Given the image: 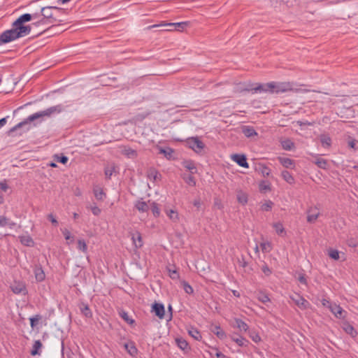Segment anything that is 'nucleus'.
I'll list each match as a JSON object with an SVG mask.
<instances>
[{
	"instance_id": "nucleus-1",
	"label": "nucleus",
	"mask_w": 358,
	"mask_h": 358,
	"mask_svg": "<svg viewBox=\"0 0 358 358\" xmlns=\"http://www.w3.org/2000/svg\"><path fill=\"white\" fill-rule=\"evenodd\" d=\"M38 17V13H25L22 15L13 22V27L11 29L7 30L1 34V42L3 43H8L18 38L28 35L31 31V27L25 26L24 23L29 22L31 20H37Z\"/></svg>"
},
{
	"instance_id": "nucleus-2",
	"label": "nucleus",
	"mask_w": 358,
	"mask_h": 358,
	"mask_svg": "<svg viewBox=\"0 0 358 358\" xmlns=\"http://www.w3.org/2000/svg\"><path fill=\"white\" fill-rule=\"evenodd\" d=\"M62 110V108L60 105L52 106L45 110L40 111L29 115L24 121L20 122L16 126L13 127L10 132H13L19 128L28 124L29 122H33L39 118H43L45 117H50L52 115L55 113H59Z\"/></svg>"
},
{
	"instance_id": "nucleus-3",
	"label": "nucleus",
	"mask_w": 358,
	"mask_h": 358,
	"mask_svg": "<svg viewBox=\"0 0 358 358\" xmlns=\"http://www.w3.org/2000/svg\"><path fill=\"white\" fill-rule=\"evenodd\" d=\"M270 93H285L287 92H306L308 90H301L294 87V85L290 82H270Z\"/></svg>"
},
{
	"instance_id": "nucleus-4",
	"label": "nucleus",
	"mask_w": 358,
	"mask_h": 358,
	"mask_svg": "<svg viewBox=\"0 0 358 358\" xmlns=\"http://www.w3.org/2000/svg\"><path fill=\"white\" fill-rule=\"evenodd\" d=\"M61 9L55 6H47L41 9V14L35 24H45L56 22L55 13L60 11Z\"/></svg>"
},
{
	"instance_id": "nucleus-5",
	"label": "nucleus",
	"mask_w": 358,
	"mask_h": 358,
	"mask_svg": "<svg viewBox=\"0 0 358 358\" xmlns=\"http://www.w3.org/2000/svg\"><path fill=\"white\" fill-rule=\"evenodd\" d=\"M290 299L301 309L306 310L310 307V303L301 296L295 294L290 296Z\"/></svg>"
},
{
	"instance_id": "nucleus-6",
	"label": "nucleus",
	"mask_w": 358,
	"mask_h": 358,
	"mask_svg": "<svg viewBox=\"0 0 358 358\" xmlns=\"http://www.w3.org/2000/svg\"><path fill=\"white\" fill-rule=\"evenodd\" d=\"M187 144L190 148L196 152H200L204 148V144L197 138L188 139Z\"/></svg>"
},
{
	"instance_id": "nucleus-7",
	"label": "nucleus",
	"mask_w": 358,
	"mask_h": 358,
	"mask_svg": "<svg viewBox=\"0 0 358 358\" xmlns=\"http://www.w3.org/2000/svg\"><path fill=\"white\" fill-rule=\"evenodd\" d=\"M187 25V22H176V23H164V24H154V25L150 26L148 27V29H150L154 27H164V26H174L175 29H177L178 31H182L186 27Z\"/></svg>"
},
{
	"instance_id": "nucleus-8",
	"label": "nucleus",
	"mask_w": 358,
	"mask_h": 358,
	"mask_svg": "<svg viewBox=\"0 0 358 358\" xmlns=\"http://www.w3.org/2000/svg\"><path fill=\"white\" fill-rule=\"evenodd\" d=\"M307 221L308 222H314L317 220L320 215V211L315 206L310 207L307 210Z\"/></svg>"
},
{
	"instance_id": "nucleus-9",
	"label": "nucleus",
	"mask_w": 358,
	"mask_h": 358,
	"mask_svg": "<svg viewBox=\"0 0 358 358\" xmlns=\"http://www.w3.org/2000/svg\"><path fill=\"white\" fill-rule=\"evenodd\" d=\"M231 159L237 163L240 166L243 168H248L249 165L247 162V159L244 155L235 154L231 156Z\"/></svg>"
},
{
	"instance_id": "nucleus-10",
	"label": "nucleus",
	"mask_w": 358,
	"mask_h": 358,
	"mask_svg": "<svg viewBox=\"0 0 358 358\" xmlns=\"http://www.w3.org/2000/svg\"><path fill=\"white\" fill-rule=\"evenodd\" d=\"M11 290L16 294H26L27 289L25 285L22 282H14L10 286Z\"/></svg>"
},
{
	"instance_id": "nucleus-11",
	"label": "nucleus",
	"mask_w": 358,
	"mask_h": 358,
	"mask_svg": "<svg viewBox=\"0 0 358 358\" xmlns=\"http://www.w3.org/2000/svg\"><path fill=\"white\" fill-rule=\"evenodd\" d=\"M329 310L337 318L342 319L345 317V312L341 306L336 303L330 305Z\"/></svg>"
},
{
	"instance_id": "nucleus-12",
	"label": "nucleus",
	"mask_w": 358,
	"mask_h": 358,
	"mask_svg": "<svg viewBox=\"0 0 358 358\" xmlns=\"http://www.w3.org/2000/svg\"><path fill=\"white\" fill-rule=\"evenodd\" d=\"M165 213L169 220L173 222H178L180 221V216L178 211L173 208H166L164 209Z\"/></svg>"
},
{
	"instance_id": "nucleus-13",
	"label": "nucleus",
	"mask_w": 358,
	"mask_h": 358,
	"mask_svg": "<svg viewBox=\"0 0 358 358\" xmlns=\"http://www.w3.org/2000/svg\"><path fill=\"white\" fill-rule=\"evenodd\" d=\"M152 312L160 319L164 318L165 310L164 306L162 303H155L152 306Z\"/></svg>"
},
{
	"instance_id": "nucleus-14",
	"label": "nucleus",
	"mask_w": 358,
	"mask_h": 358,
	"mask_svg": "<svg viewBox=\"0 0 358 358\" xmlns=\"http://www.w3.org/2000/svg\"><path fill=\"white\" fill-rule=\"evenodd\" d=\"M121 153L131 159H135L138 156L137 151L128 146L122 147Z\"/></svg>"
},
{
	"instance_id": "nucleus-15",
	"label": "nucleus",
	"mask_w": 358,
	"mask_h": 358,
	"mask_svg": "<svg viewBox=\"0 0 358 358\" xmlns=\"http://www.w3.org/2000/svg\"><path fill=\"white\" fill-rule=\"evenodd\" d=\"M236 199L237 201L244 206L247 204L248 201V195L246 192H243L241 189H237L236 190Z\"/></svg>"
},
{
	"instance_id": "nucleus-16",
	"label": "nucleus",
	"mask_w": 358,
	"mask_h": 358,
	"mask_svg": "<svg viewBox=\"0 0 358 358\" xmlns=\"http://www.w3.org/2000/svg\"><path fill=\"white\" fill-rule=\"evenodd\" d=\"M93 193L95 198L98 201H103L106 196V193L103 192V189L98 185L94 186Z\"/></svg>"
},
{
	"instance_id": "nucleus-17",
	"label": "nucleus",
	"mask_w": 358,
	"mask_h": 358,
	"mask_svg": "<svg viewBox=\"0 0 358 358\" xmlns=\"http://www.w3.org/2000/svg\"><path fill=\"white\" fill-rule=\"evenodd\" d=\"M232 326L237 328L241 332H246L248 330V324L243 320L236 318Z\"/></svg>"
},
{
	"instance_id": "nucleus-18",
	"label": "nucleus",
	"mask_w": 358,
	"mask_h": 358,
	"mask_svg": "<svg viewBox=\"0 0 358 358\" xmlns=\"http://www.w3.org/2000/svg\"><path fill=\"white\" fill-rule=\"evenodd\" d=\"M131 239H132V241H133V243H134V246L136 248H141L143 246L142 237H141V234L139 232L136 231V233L132 234H131Z\"/></svg>"
},
{
	"instance_id": "nucleus-19",
	"label": "nucleus",
	"mask_w": 358,
	"mask_h": 358,
	"mask_svg": "<svg viewBox=\"0 0 358 358\" xmlns=\"http://www.w3.org/2000/svg\"><path fill=\"white\" fill-rule=\"evenodd\" d=\"M278 160L280 163L286 169H294L295 166L294 162L289 158L279 157Z\"/></svg>"
},
{
	"instance_id": "nucleus-20",
	"label": "nucleus",
	"mask_w": 358,
	"mask_h": 358,
	"mask_svg": "<svg viewBox=\"0 0 358 358\" xmlns=\"http://www.w3.org/2000/svg\"><path fill=\"white\" fill-rule=\"evenodd\" d=\"M242 132L248 138H251L257 136V133L255 131L253 127L250 126H243L242 127Z\"/></svg>"
},
{
	"instance_id": "nucleus-21",
	"label": "nucleus",
	"mask_w": 358,
	"mask_h": 358,
	"mask_svg": "<svg viewBox=\"0 0 358 358\" xmlns=\"http://www.w3.org/2000/svg\"><path fill=\"white\" fill-rule=\"evenodd\" d=\"M231 339L234 341L238 346L243 347L246 346L248 341L243 336H236L235 335L230 336Z\"/></svg>"
},
{
	"instance_id": "nucleus-22",
	"label": "nucleus",
	"mask_w": 358,
	"mask_h": 358,
	"mask_svg": "<svg viewBox=\"0 0 358 358\" xmlns=\"http://www.w3.org/2000/svg\"><path fill=\"white\" fill-rule=\"evenodd\" d=\"M211 331L220 339H224L227 337L225 332L219 326L213 327Z\"/></svg>"
},
{
	"instance_id": "nucleus-23",
	"label": "nucleus",
	"mask_w": 358,
	"mask_h": 358,
	"mask_svg": "<svg viewBox=\"0 0 358 358\" xmlns=\"http://www.w3.org/2000/svg\"><path fill=\"white\" fill-rule=\"evenodd\" d=\"M271 185L269 182L263 180L259 182V189L262 193H266L271 191Z\"/></svg>"
},
{
	"instance_id": "nucleus-24",
	"label": "nucleus",
	"mask_w": 358,
	"mask_h": 358,
	"mask_svg": "<svg viewBox=\"0 0 358 358\" xmlns=\"http://www.w3.org/2000/svg\"><path fill=\"white\" fill-rule=\"evenodd\" d=\"M34 274L36 280L38 282H41L45 279V275L41 267H36L34 269Z\"/></svg>"
},
{
	"instance_id": "nucleus-25",
	"label": "nucleus",
	"mask_w": 358,
	"mask_h": 358,
	"mask_svg": "<svg viewBox=\"0 0 358 358\" xmlns=\"http://www.w3.org/2000/svg\"><path fill=\"white\" fill-rule=\"evenodd\" d=\"M135 207L140 212H146L150 208L149 205L143 201H138L135 204Z\"/></svg>"
},
{
	"instance_id": "nucleus-26",
	"label": "nucleus",
	"mask_w": 358,
	"mask_h": 358,
	"mask_svg": "<svg viewBox=\"0 0 358 358\" xmlns=\"http://www.w3.org/2000/svg\"><path fill=\"white\" fill-rule=\"evenodd\" d=\"M20 241L22 244L26 246L31 247L34 245V241L29 236H20Z\"/></svg>"
},
{
	"instance_id": "nucleus-27",
	"label": "nucleus",
	"mask_w": 358,
	"mask_h": 358,
	"mask_svg": "<svg viewBox=\"0 0 358 358\" xmlns=\"http://www.w3.org/2000/svg\"><path fill=\"white\" fill-rule=\"evenodd\" d=\"M282 178L289 184L293 185L295 182L294 177L287 171H283L281 173Z\"/></svg>"
},
{
	"instance_id": "nucleus-28",
	"label": "nucleus",
	"mask_w": 358,
	"mask_h": 358,
	"mask_svg": "<svg viewBox=\"0 0 358 358\" xmlns=\"http://www.w3.org/2000/svg\"><path fill=\"white\" fill-rule=\"evenodd\" d=\"M273 227L275 229V232L280 235L283 236L285 234V228L283 227V224L281 222H274L272 224Z\"/></svg>"
},
{
	"instance_id": "nucleus-29",
	"label": "nucleus",
	"mask_w": 358,
	"mask_h": 358,
	"mask_svg": "<svg viewBox=\"0 0 358 358\" xmlns=\"http://www.w3.org/2000/svg\"><path fill=\"white\" fill-rule=\"evenodd\" d=\"M342 327H343V330L347 334H350L352 337L355 336V335L357 334L353 327L351 324H350L349 323H347V322L343 323Z\"/></svg>"
},
{
	"instance_id": "nucleus-30",
	"label": "nucleus",
	"mask_w": 358,
	"mask_h": 358,
	"mask_svg": "<svg viewBox=\"0 0 358 358\" xmlns=\"http://www.w3.org/2000/svg\"><path fill=\"white\" fill-rule=\"evenodd\" d=\"M176 343L178 348H180L182 350H187L189 349V345L187 342L183 339L182 338H176Z\"/></svg>"
},
{
	"instance_id": "nucleus-31",
	"label": "nucleus",
	"mask_w": 358,
	"mask_h": 358,
	"mask_svg": "<svg viewBox=\"0 0 358 358\" xmlns=\"http://www.w3.org/2000/svg\"><path fill=\"white\" fill-rule=\"evenodd\" d=\"M183 166L190 171L192 174H194L196 172V168L194 165V163L191 161H185L182 163Z\"/></svg>"
},
{
	"instance_id": "nucleus-32",
	"label": "nucleus",
	"mask_w": 358,
	"mask_h": 358,
	"mask_svg": "<svg viewBox=\"0 0 358 358\" xmlns=\"http://www.w3.org/2000/svg\"><path fill=\"white\" fill-rule=\"evenodd\" d=\"M269 83L266 84H258L257 87H254L252 90L255 92H270Z\"/></svg>"
},
{
	"instance_id": "nucleus-33",
	"label": "nucleus",
	"mask_w": 358,
	"mask_h": 358,
	"mask_svg": "<svg viewBox=\"0 0 358 358\" xmlns=\"http://www.w3.org/2000/svg\"><path fill=\"white\" fill-rule=\"evenodd\" d=\"M42 343L40 341H36L33 345L32 350L31 351V355L32 356H35L39 355L38 350L41 348Z\"/></svg>"
},
{
	"instance_id": "nucleus-34",
	"label": "nucleus",
	"mask_w": 358,
	"mask_h": 358,
	"mask_svg": "<svg viewBox=\"0 0 358 358\" xmlns=\"http://www.w3.org/2000/svg\"><path fill=\"white\" fill-rule=\"evenodd\" d=\"M80 311L82 312V313L85 316H86L87 317H92V312H91L90 309L89 308V306L87 304L83 303H81L80 305Z\"/></svg>"
},
{
	"instance_id": "nucleus-35",
	"label": "nucleus",
	"mask_w": 358,
	"mask_h": 358,
	"mask_svg": "<svg viewBox=\"0 0 358 358\" xmlns=\"http://www.w3.org/2000/svg\"><path fill=\"white\" fill-rule=\"evenodd\" d=\"M320 142L323 147L328 148L331 145V138L329 136L322 134L320 136Z\"/></svg>"
},
{
	"instance_id": "nucleus-36",
	"label": "nucleus",
	"mask_w": 358,
	"mask_h": 358,
	"mask_svg": "<svg viewBox=\"0 0 358 358\" xmlns=\"http://www.w3.org/2000/svg\"><path fill=\"white\" fill-rule=\"evenodd\" d=\"M281 145L285 150H290L294 147V143L290 139H284L281 141Z\"/></svg>"
},
{
	"instance_id": "nucleus-37",
	"label": "nucleus",
	"mask_w": 358,
	"mask_h": 358,
	"mask_svg": "<svg viewBox=\"0 0 358 358\" xmlns=\"http://www.w3.org/2000/svg\"><path fill=\"white\" fill-rule=\"evenodd\" d=\"M189 334L194 338L195 340H200L201 338V336L200 334V332L195 328H190L188 330Z\"/></svg>"
},
{
	"instance_id": "nucleus-38",
	"label": "nucleus",
	"mask_w": 358,
	"mask_h": 358,
	"mask_svg": "<svg viewBox=\"0 0 358 358\" xmlns=\"http://www.w3.org/2000/svg\"><path fill=\"white\" fill-rule=\"evenodd\" d=\"M258 300L263 303H266L270 301V299L267 294L262 292H259L257 296Z\"/></svg>"
},
{
	"instance_id": "nucleus-39",
	"label": "nucleus",
	"mask_w": 358,
	"mask_h": 358,
	"mask_svg": "<svg viewBox=\"0 0 358 358\" xmlns=\"http://www.w3.org/2000/svg\"><path fill=\"white\" fill-rule=\"evenodd\" d=\"M328 255L334 260H338L340 259L339 252L335 249H329Z\"/></svg>"
},
{
	"instance_id": "nucleus-40",
	"label": "nucleus",
	"mask_w": 358,
	"mask_h": 358,
	"mask_svg": "<svg viewBox=\"0 0 358 358\" xmlns=\"http://www.w3.org/2000/svg\"><path fill=\"white\" fill-rule=\"evenodd\" d=\"M160 175L155 169H150L148 172L149 179L154 181L157 180Z\"/></svg>"
},
{
	"instance_id": "nucleus-41",
	"label": "nucleus",
	"mask_w": 358,
	"mask_h": 358,
	"mask_svg": "<svg viewBox=\"0 0 358 358\" xmlns=\"http://www.w3.org/2000/svg\"><path fill=\"white\" fill-rule=\"evenodd\" d=\"M273 203L271 201H266L261 206L262 210L269 211L271 210Z\"/></svg>"
},
{
	"instance_id": "nucleus-42",
	"label": "nucleus",
	"mask_w": 358,
	"mask_h": 358,
	"mask_svg": "<svg viewBox=\"0 0 358 358\" xmlns=\"http://www.w3.org/2000/svg\"><path fill=\"white\" fill-rule=\"evenodd\" d=\"M150 208L155 217H158L160 215V210L156 203L152 202Z\"/></svg>"
},
{
	"instance_id": "nucleus-43",
	"label": "nucleus",
	"mask_w": 358,
	"mask_h": 358,
	"mask_svg": "<svg viewBox=\"0 0 358 358\" xmlns=\"http://www.w3.org/2000/svg\"><path fill=\"white\" fill-rule=\"evenodd\" d=\"M78 248L85 253L87 252V246L84 240L80 239L78 241Z\"/></svg>"
},
{
	"instance_id": "nucleus-44",
	"label": "nucleus",
	"mask_w": 358,
	"mask_h": 358,
	"mask_svg": "<svg viewBox=\"0 0 358 358\" xmlns=\"http://www.w3.org/2000/svg\"><path fill=\"white\" fill-rule=\"evenodd\" d=\"M249 335L251 339L255 343H259L261 341L259 335L255 331H250Z\"/></svg>"
},
{
	"instance_id": "nucleus-45",
	"label": "nucleus",
	"mask_w": 358,
	"mask_h": 358,
	"mask_svg": "<svg viewBox=\"0 0 358 358\" xmlns=\"http://www.w3.org/2000/svg\"><path fill=\"white\" fill-rule=\"evenodd\" d=\"M259 247L264 252H268L271 250V245L268 242L262 243Z\"/></svg>"
},
{
	"instance_id": "nucleus-46",
	"label": "nucleus",
	"mask_w": 358,
	"mask_h": 358,
	"mask_svg": "<svg viewBox=\"0 0 358 358\" xmlns=\"http://www.w3.org/2000/svg\"><path fill=\"white\" fill-rule=\"evenodd\" d=\"M63 235L64 236V238L66 241H69L70 242H73L74 240V238L73 236H71L70 231L67 229H64L62 231Z\"/></svg>"
},
{
	"instance_id": "nucleus-47",
	"label": "nucleus",
	"mask_w": 358,
	"mask_h": 358,
	"mask_svg": "<svg viewBox=\"0 0 358 358\" xmlns=\"http://www.w3.org/2000/svg\"><path fill=\"white\" fill-rule=\"evenodd\" d=\"M124 347L131 355H134L137 351L136 348L133 345L125 344Z\"/></svg>"
},
{
	"instance_id": "nucleus-48",
	"label": "nucleus",
	"mask_w": 358,
	"mask_h": 358,
	"mask_svg": "<svg viewBox=\"0 0 358 358\" xmlns=\"http://www.w3.org/2000/svg\"><path fill=\"white\" fill-rule=\"evenodd\" d=\"M88 208L91 210L92 213L94 215H99L101 213V209L97 206H96L95 204L94 205H92V206H90Z\"/></svg>"
},
{
	"instance_id": "nucleus-49",
	"label": "nucleus",
	"mask_w": 358,
	"mask_h": 358,
	"mask_svg": "<svg viewBox=\"0 0 358 358\" xmlns=\"http://www.w3.org/2000/svg\"><path fill=\"white\" fill-rule=\"evenodd\" d=\"M315 163L320 168H322V169H326L327 165V161L324 159H317Z\"/></svg>"
},
{
	"instance_id": "nucleus-50",
	"label": "nucleus",
	"mask_w": 358,
	"mask_h": 358,
	"mask_svg": "<svg viewBox=\"0 0 358 358\" xmlns=\"http://www.w3.org/2000/svg\"><path fill=\"white\" fill-rule=\"evenodd\" d=\"M182 286L185 292L187 294H192L193 293V288L186 282L183 281Z\"/></svg>"
},
{
	"instance_id": "nucleus-51",
	"label": "nucleus",
	"mask_w": 358,
	"mask_h": 358,
	"mask_svg": "<svg viewBox=\"0 0 358 358\" xmlns=\"http://www.w3.org/2000/svg\"><path fill=\"white\" fill-rule=\"evenodd\" d=\"M114 169H115V168H114L113 166H107L105 169V175H106V176L107 178H110L112 176V174H113V173L114 171Z\"/></svg>"
},
{
	"instance_id": "nucleus-52",
	"label": "nucleus",
	"mask_w": 358,
	"mask_h": 358,
	"mask_svg": "<svg viewBox=\"0 0 358 358\" xmlns=\"http://www.w3.org/2000/svg\"><path fill=\"white\" fill-rule=\"evenodd\" d=\"M169 276L171 278L176 280L179 278V274L178 271L175 269L171 270V268L169 269Z\"/></svg>"
},
{
	"instance_id": "nucleus-53",
	"label": "nucleus",
	"mask_w": 358,
	"mask_h": 358,
	"mask_svg": "<svg viewBox=\"0 0 358 358\" xmlns=\"http://www.w3.org/2000/svg\"><path fill=\"white\" fill-rule=\"evenodd\" d=\"M121 317L128 323L132 324L134 322V320L130 319L128 314L126 312H122L120 313Z\"/></svg>"
},
{
	"instance_id": "nucleus-54",
	"label": "nucleus",
	"mask_w": 358,
	"mask_h": 358,
	"mask_svg": "<svg viewBox=\"0 0 358 358\" xmlns=\"http://www.w3.org/2000/svg\"><path fill=\"white\" fill-rule=\"evenodd\" d=\"M185 180L186 182L188 183L189 185L194 186L196 184L194 178L190 175L185 178Z\"/></svg>"
},
{
	"instance_id": "nucleus-55",
	"label": "nucleus",
	"mask_w": 358,
	"mask_h": 358,
	"mask_svg": "<svg viewBox=\"0 0 358 358\" xmlns=\"http://www.w3.org/2000/svg\"><path fill=\"white\" fill-rule=\"evenodd\" d=\"M56 159H57V162L62 163V164H66L68 161V158L65 156H62V157L56 156Z\"/></svg>"
},
{
	"instance_id": "nucleus-56",
	"label": "nucleus",
	"mask_w": 358,
	"mask_h": 358,
	"mask_svg": "<svg viewBox=\"0 0 358 358\" xmlns=\"http://www.w3.org/2000/svg\"><path fill=\"white\" fill-rule=\"evenodd\" d=\"M8 224V220L3 216H0V226L5 227Z\"/></svg>"
},
{
	"instance_id": "nucleus-57",
	"label": "nucleus",
	"mask_w": 358,
	"mask_h": 358,
	"mask_svg": "<svg viewBox=\"0 0 358 358\" xmlns=\"http://www.w3.org/2000/svg\"><path fill=\"white\" fill-rule=\"evenodd\" d=\"M48 218L50 220V222L55 224V225H57V221L56 220V218L53 216L52 214H49L48 215Z\"/></svg>"
},
{
	"instance_id": "nucleus-58",
	"label": "nucleus",
	"mask_w": 358,
	"mask_h": 358,
	"mask_svg": "<svg viewBox=\"0 0 358 358\" xmlns=\"http://www.w3.org/2000/svg\"><path fill=\"white\" fill-rule=\"evenodd\" d=\"M262 271L267 275H270L271 273V270L266 265L262 267Z\"/></svg>"
},
{
	"instance_id": "nucleus-59",
	"label": "nucleus",
	"mask_w": 358,
	"mask_h": 358,
	"mask_svg": "<svg viewBox=\"0 0 358 358\" xmlns=\"http://www.w3.org/2000/svg\"><path fill=\"white\" fill-rule=\"evenodd\" d=\"M322 306H324L325 307H328L329 308V306L332 305L328 300H327L325 299H323L322 300Z\"/></svg>"
},
{
	"instance_id": "nucleus-60",
	"label": "nucleus",
	"mask_w": 358,
	"mask_h": 358,
	"mask_svg": "<svg viewBox=\"0 0 358 358\" xmlns=\"http://www.w3.org/2000/svg\"><path fill=\"white\" fill-rule=\"evenodd\" d=\"M161 152L164 153L166 157H170L173 151L170 149L168 150H162Z\"/></svg>"
},
{
	"instance_id": "nucleus-61",
	"label": "nucleus",
	"mask_w": 358,
	"mask_h": 358,
	"mask_svg": "<svg viewBox=\"0 0 358 358\" xmlns=\"http://www.w3.org/2000/svg\"><path fill=\"white\" fill-rule=\"evenodd\" d=\"M298 279H299V282L303 284L306 285L307 283L306 279L303 275H300Z\"/></svg>"
},
{
	"instance_id": "nucleus-62",
	"label": "nucleus",
	"mask_w": 358,
	"mask_h": 358,
	"mask_svg": "<svg viewBox=\"0 0 358 358\" xmlns=\"http://www.w3.org/2000/svg\"><path fill=\"white\" fill-rule=\"evenodd\" d=\"M7 122V117H3L0 120V129L3 127Z\"/></svg>"
},
{
	"instance_id": "nucleus-63",
	"label": "nucleus",
	"mask_w": 358,
	"mask_h": 358,
	"mask_svg": "<svg viewBox=\"0 0 358 358\" xmlns=\"http://www.w3.org/2000/svg\"><path fill=\"white\" fill-rule=\"evenodd\" d=\"M193 205L196 206V208H200L201 206V201L199 199H196L193 201Z\"/></svg>"
},
{
	"instance_id": "nucleus-64",
	"label": "nucleus",
	"mask_w": 358,
	"mask_h": 358,
	"mask_svg": "<svg viewBox=\"0 0 358 358\" xmlns=\"http://www.w3.org/2000/svg\"><path fill=\"white\" fill-rule=\"evenodd\" d=\"M215 355L217 358H226V356L219 351L216 352Z\"/></svg>"
}]
</instances>
